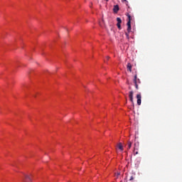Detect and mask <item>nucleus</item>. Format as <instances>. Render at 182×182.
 <instances>
[{
  "label": "nucleus",
  "instance_id": "4",
  "mask_svg": "<svg viewBox=\"0 0 182 182\" xmlns=\"http://www.w3.org/2000/svg\"><path fill=\"white\" fill-rule=\"evenodd\" d=\"M127 31L128 33H130V32H132V23H130V21H127Z\"/></svg>",
  "mask_w": 182,
  "mask_h": 182
},
{
  "label": "nucleus",
  "instance_id": "11",
  "mask_svg": "<svg viewBox=\"0 0 182 182\" xmlns=\"http://www.w3.org/2000/svg\"><path fill=\"white\" fill-rule=\"evenodd\" d=\"M132 141H128V149H132Z\"/></svg>",
  "mask_w": 182,
  "mask_h": 182
},
{
  "label": "nucleus",
  "instance_id": "18",
  "mask_svg": "<svg viewBox=\"0 0 182 182\" xmlns=\"http://www.w3.org/2000/svg\"><path fill=\"white\" fill-rule=\"evenodd\" d=\"M123 1H126V0H122Z\"/></svg>",
  "mask_w": 182,
  "mask_h": 182
},
{
  "label": "nucleus",
  "instance_id": "6",
  "mask_svg": "<svg viewBox=\"0 0 182 182\" xmlns=\"http://www.w3.org/2000/svg\"><path fill=\"white\" fill-rule=\"evenodd\" d=\"M133 95H134V92L133 91H130L129 92V100H130V102H132V103H134Z\"/></svg>",
  "mask_w": 182,
  "mask_h": 182
},
{
  "label": "nucleus",
  "instance_id": "2",
  "mask_svg": "<svg viewBox=\"0 0 182 182\" xmlns=\"http://www.w3.org/2000/svg\"><path fill=\"white\" fill-rule=\"evenodd\" d=\"M117 26L118 28V29H122V18H120L119 17L117 18Z\"/></svg>",
  "mask_w": 182,
  "mask_h": 182
},
{
  "label": "nucleus",
  "instance_id": "16",
  "mask_svg": "<svg viewBox=\"0 0 182 182\" xmlns=\"http://www.w3.org/2000/svg\"><path fill=\"white\" fill-rule=\"evenodd\" d=\"M117 176H120V173H117Z\"/></svg>",
  "mask_w": 182,
  "mask_h": 182
},
{
  "label": "nucleus",
  "instance_id": "13",
  "mask_svg": "<svg viewBox=\"0 0 182 182\" xmlns=\"http://www.w3.org/2000/svg\"><path fill=\"white\" fill-rule=\"evenodd\" d=\"M134 156H136V154H139V151L135 152V151H134Z\"/></svg>",
  "mask_w": 182,
  "mask_h": 182
},
{
  "label": "nucleus",
  "instance_id": "3",
  "mask_svg": "<svg viewBox=\"0 0 182 182\" xmlns=\"http://www.w3.org/2000/svg\"><path fill=\"white\" fill-rule=\"evenodd\" d=\"M136 99H137V105L138 106H140L141 105V94H138L136 95Z\"/></svg>",
  "mask_w": 182,
  "mask_h": 182
},
{
  "label": "nucleus",
  "instance_id": "12",
  "mask_svg": "<svg viewBox=\"0 0 182 182\" xmlns=\"http://www.w3.org/2000/svg\"><path fill=\"white\" fill-rule=\"evenodd\" d=\"M125 35L127 36V39H130V37L129 36V33L126 32Z\"/></svg>",
  "mask_w": 182,
  "mask_h": 182
},
{
  "label": "nucleus",
  "instance_id": "1",
  "mask_svg": "<svg viewBox=\"0 0 182 182\" xmlns=\"http://www.w3.org/2000/svg\"><path fill=\"white\" fill-rule=\"evenodd\" d=\"M133 82L135 85V87H136V90H139V85H140V83H141V81H140V79L137 78V74H136L134 75Z\"/></svg>",
  "mask_w": 182,
  "mask_h": 182
},
{
  "label": "nucleus",
  "instance_id": "14",
  "mask_svg": "<svg viewBox=\"0 0 182 182\" xmlns=\"http://www.w3.org/2000/svg\"><path fill=\"white\" fill-rule=\"evenodd\" d=\"M133 179H134L133 176H131L129 178L130 181H133Z\"/></svg>",
  "mask_w": 182,
  "mask_h": 182
},
{
  "label": "nucleus",
  "instance_id": "15",
  "mask_svg": "<svg viewBox=\"0 0 182 182\" xmlns=\"http://www.w3.org/2000/svg\"><path fill=\"white\" fill-rule=\"evenodd\" d=\"M106 59H107V60H109V59H110V57L107 56V57H106Z\"/></svg>",
  "mask_w": 182,
  "mask_h": 182
},
{
  "label": "nucleus",
  "instance_id": "8",
  "mask_svg": "<svg viewBox=\"0 0 182 182\" xmlns=\"http://www.w3.org/2000/svg\"><path fill=\"white\" fill-rule=\"evenodd\" d=\"M119 9H120V8H119V5L114 6L113 11H114V14H117V12H119Z\"/></svg>",
  "mask_w": 182,
  "mask_h": 182
},
{
  "label": "nucleus",
  "instance_id": "5",
  "mask_svg": "<svg viewBox=\"0 0 182 182\" xmlns=\"http://www.w3.org/2000/svg\"><path fill=\"white\" fill-rule=\"evenodd\" d=\"M24 177L25 179L23 180V182H32V179L30 176L25 175Z\"/></svg>",
  "mask_w": 182,
  "mask_h": 182
},
{
  "label": "nucleus",
  "instance_id": "7",
  "mask_svg": "<svg viewBox=\"0 0 182 182\" xmlns=\"http://www.w3.org/2000/svg\"><path fill=\"white\" fill-rule=\"evenodd\" d=\"M117 148L119 149V150H120V151H123V150H124L123 145L120 142L117 144Z\"/></svg>",
  "mask_w": 182,
  "mask_h": 182
},
{
  "label": "nucleus",
  "instance_id": "9",
  "mask_svg": "<svg viewBox=\"0 0 182 182\" xmlns=\"http://www.w3.org/2000/svg\"><path fill=\"white\" fill-rule=\"evenodd\" d=\"M132 64L130 63H128L127 65V70H129V72H132Z\"/></svg>",
  "mask_w": 182,
  "mask_h": 182
},
{
  "label": "nucleus",
  "instance_id": "17",
  "mask_svg": "<svg viewBox=\"0 0 182 182\" xmlns=\"http://www.w3.org/2000/svg\"><path fill=\"white\" fill-rule=\"evenodd\" d=\"M129 89H132V87H129Z\"/></svg>",
  "mask_w": 182,
  "mask_h": 182
},
{
  "label": "nucleus",
  "instance_id": "10",
  "mask_svg": "<svg viewBox=\"0 0 182 182\" xmlns=\"http://www.w3.org/2000/svg\"><path fill=\"white\" fill-rule=\"evenodd\" d=\"M127 16L128 17V22H129V23H132V16H130V14L127 15Z\"/></svg>",
  "mask_w": 182,
  "mask_h": 182
}]
</instances>
